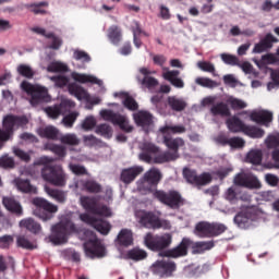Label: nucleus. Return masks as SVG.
<instances>
[{
    "mask_svg": "<svg viewBox=\"0 0 279 279\" xmlns=\"http://www.w3.org/2000/svg\"><path fill=\"white\" fill-rule=\"evenodd\" d=\"M251 121H254L258 125H266V128H268L269 123L274 121V113L267 110L253 112L251 113Z\"/></svg>",
    "mask_w": 279,
    "mask_h": 279,
    "instance_id": "nucleus-20",
    "label": "nucleus"
},
{
    "mask_svg": "<svg viewBox=\"0 0 279 279\" xmlns=\"http://www.w3.org/2000/svg\"><path fill=\"white\" fill-rule=\"evenodd\" d=\"M246 160L251 162V165H260V162H263V150H251L246 156Z\"/></svg>",
    "mask_w": 279,
    "mask_h": 279,
    "instance_id": "nucleus-46",
    "label": "nucleus"
},
{
    "mask_svg": "<svg viewBox=\"0 0 279 279\" xmlns=\"http://www.w3.org/2000/svg\"><path fill=\"white\" fill-rule=\"evenodd\" d=\"M17 73L22 77H26V80H32L34 77V75H35V72L32 69V66H29L27 64H20L17 66Z\"/></svg>",
    "mask_w": 279,
    "mask_h": 279,
    "instance_id": "nucleus-49",
    "label": "nucleus"
},
{
    "mask_svg": "<svg viewBox=\"0 0 279 279\" xmlns=\"http://www.w3.org/2000/svg\"><path fill=\"white\" fill-rule=\"evenodd\" d=\"M77 117H80V113L77 112H71L68 116H64L62 119V123L65 128H73L75 121H77Z\"/></svg>",
    "mask_w": 279,
    "mask_h": 279,
    "instance_id": "nucleus-59",
    "label": "nucleus"
},
{
    "mask_svg": "<svg viewBox=\"0 0 279 279\" xmlns=\"http://www.w3.org/2000/svg\"><path fill=\"white\" fill-rule=\"evenodd\" d=\"M162 134V143L167 147L163 155L157 158L159 162H175L180 158V147H184L185 142L182 137H173L171 134H184L186 128L184 125L166 124L159 129Z\"/></svg>",
    "mask_w": 279,
    "mask_h": 279,
    "instance_id": "nucleus-1",
    "label": "nucleus"
},
{
    "mask_svg": "<svg viewBox=\"0 0 279 279\" xmlns=\"http://www.w3.org/2000/svg\"><path fill=\"white\" fill-rule=\"evenodd\" d=\"M96 125H97V120H95V117L88 116L82 122L81 128L85 132H90V130H93V128H95Z\"/></svg>",
    "mask_w": 279,
    "mask_h": 279,
    "instance_id": "nucleus-58",
    "label": "nucleus"
},
{
    "mask_svg": "<svg viewBox=\"0 0 279 279\" xmlns=\"http://www.w3.org/2000/svg\"><path fill=\"white\" fill-rule=\"evenodd\" d=\"M68 90H69L70 95H73L74 97H76V99H78V101H82V99H86V97L88 95L86 93V89H84V87H82L77 83H70L68 85Z\"/></svg>",
    "mask_w": 279,
    "mask_h": 279,
    "instance_id": "nucleus-35",
    "label": "nucleus"
},
{
    "mask_svg": "<svg viewBox=\"0 0 279 279\" xmlns=\"http://www.w3.org/2000/svg\"><path fill=\"white\" fill-rule=\"evenodd\" d=\"M133 119L140 128H149V125L154 124V116L149 111H137L133 114Z\"/></svg>",
    "mask_w": 279,
    "mask_h": 279,
    "instance_id": "nucleus-22",
    "label": "nucleus"
},
{
    "mask_svg": "<svg viewBox=\"0 0 279 279\" xmlns=\"http://www.w3.org/2000/svg\"><path fill=\"white\" fill-rule=\"evenodd\" d=\"M246 136H250V138H263L265 136V130L254 126V125H247L244 128V132Z\"/></svg>",
    "mask_w": 279,
    "mask_h": 279,
    "instance_id": "nucleus-40",
    "label": "nucleus"
},
{
    "mask_svg": "<svg viewBox=\"0 0 279 279\" xmlns=\"http://www.w3.org/2000/svg\"><path fill=\"white\" fill-rule=\"evenodd\" d=\"M75 223L71 219L64 218L59 223L52 226L49 236L50 242L53 245H62V243H66L69 234L75 232Z\"/></svg>",
    "mask_w": 279,
    "mask_h": 279,
    "instance_id": "nucleus-4",
    "label": "nucleus"
},
{
    "mask_svg": "<svg viewBox=\"0 0 279 279\" xmlns=\"http://www.w3.org/2000/svg\"><path fill=\"white\" fill-rule=\"evenodd\" d=\"M227 104L230 105L232 110H243L247 108V104H245V101L234 97L228 98Z\"/></svg>",
    "mask_w": 279,
    "mask_h": 279,
    "instance_id": "nucleus-54",
    "label": "nucleus"
},
{
    "mask_svg": "<svg viewBox=\"0 0 279 279\" xmlns=\"http://www.w3.org/2000/svg\"><path fill=\"white\" fill-rule=\"evenodd\" d=\"M85 191H87V193H101L102 187L101 184L97 183V181L94 180H87L85 181V183L83 184Z\"/></svg>",
    "mask_w": 279,
    "mask_h": 279,
    "instance_id": "nucleus-48",
    "label": "nucleus"
},
{
    "mask_svg": "<svg viewBox=\"0 0 279 279\" xmlns=\"http://www.w3.org/2000/svg\"><path fill=\"white\" fill-rule=\"evenodd\" d=\"M0 167L2 169H14V167H16V162L14 161L13 157L3 155L0 157Z\"/></svg>",
    "mask_w": 279,
    "mask_h": 279,
    "instance_id": "nucleus-55",
    "label": "nucleus"
},
{
    "mask_svg": "<svg viewBox=\"0 0 279 279\" xmlns=\"http://www.w3.org/2000/svg\"><path fill=\"white\" fill-rule=\"evenodd\" d=\"M144 243L148 250L151 252H162L171 247V243H173V236L171 233H165L162 235L153 233H147L144 238Z\"/></svg>",
    "mask_w": 279,
    "mask_h": 279,
    "instance_id": "nucleus-8",
    "label": "nucleus"
},
{
    "mask_svg": "<svg viewBox=\"0 0 279 279\" xmlns=\"http://www.w3.org/2000/svg\"><path fill=\"white\" fill-rule=\"evenodd\" d=\"M213 117H231L230 107L226 102H217L210 108Z\"/></svg>",
    "mask_w": 279,
    "mask_h": 279,
    "instance_id": "nucleus-32",
    "label": "nucleus"
},
{
    "mask_svg": "<svg viewBox=\"0 0 279 279\" xmlns=\"http://www.w3.org/2000/svg\"><path fill=\"white\" fill-rule=\"evenodd\" d=\"M183 178H185L189 184H193L194 186H206V184H210L213 182V174H210V172L197 174V170L190 168L183 169Z\"/></svg>",
    "mask_w": 279,
    "mask_h": 279,
    "instance_id": "nucleus-13",
    "label": "nucleus"
},
{
    "mask_svg": "<svg viewBox=\"0 0 279 279\" xmlns=\"http://www.w3.org/2000/svg\"><path fill=\"white\" fill-rule=\"evenodd\" d=\"M168 106L174 112H182V110L186 109V101L182 98H178L177 96H169Z\"/></svg>",
    "mask_w": 279,
    "mask_h": 279,
    "instance_id": "nucleus-36",
    "label": "nucleus"
},
{
    "mask_svg": "<svg viewBox=\"0 0 279 279\" xmlns=\"http://www.w3.org/2000/svg\"><path fill=\"white\" fill-rule=\"evenodd\" d=\"M123 106L132 112L138 110V102H136V99H134L132 96H126V98L123 100Z\"/></svg>",
    "mask_w": 279,
    "mask_h": 279,
    "instance_id": "nucleus-62",
    "label": "nucleus"
},
{
    "mask_svg": "<svg viewBox=\"0 0 279 279\" xmlns=\"http://www.w3.org/2000/svg\"><path fill=\"white\" fill-rule=\"evenodd\" d=\"M74 60L81 61V62H90V54H88L84 50H75L73 53Z\"/></svg>",
    "mask_w": 279,
    "mask_h": 279,
    "instance_id": "nucleus-64",
    "label": "nucleus"
},
{
    "mask_svg": "<svg viewBox=\"0 0 279 279\" xmlns=\"http://www.w3.org/2000/svg\"><path fill=\"white\" fill-rule=\"evenodd\" d=\"M197 66H198V69H201V71H204L205 73H211L214 75V77H217V73H216L214 63H211L209 61H198Z\"/></svg>",
    "mask_w": 279,
    "mask_h": 279,
    "instance_id": "nucleus-52",
    "label": "nucleus"
},
{
    "mask_svg": "<svg viewBox=\"0 0 279 279\" xmlns=\"http://www.w3.org/2000/svg\"><path fill=\"white\" fill-rule=\"evenodd\" d=\"M112 126L107 123L98 124L95 129V133L98 134V136H102V138H112Z\"/></svg>",
    "mask_w": 279,
    "mask_h": 279,
    "instance_id": "nucleus-45",
    "label": "nucleus"
},
{
    "mask_svg": "<svg viewBox=\"0 0 279 279\" xmlns=\"http://www.w3.org/2000/svg\"><path fill=\"white\" fill-rule=\"evenodd\" d=\"M46 38H49L52 40L51 45L49 46L50 49L58 50L60 47H62V38L56 36L53 33H48L46 35Z\"/></svg>",
    "mask_w": 279,
    "mask_h": 279,
    "instance_id": "nucleus-61",
    "label": "nucleus"
},
{
    "mask_svg": "<svg viewBox=\"0 0 279 279\" xmlns=\"http://www.w3.org/2000/svg\"><path fill=\"white\" fill-rule=\"evenodd\" d=\"M228 230V227L223 223L219 222H211L210 223V238L211 236H219L220 234H223Z\"/></svg>",
    "mask_w": 279,
    "mask_h": 279,
    "instance_id": "nucleus-50",
    "label": "nucleus"
},
{
    "mask_svg": "<svg viewBox=\"0 0 279 279\" xmlns=\"http://www.w3.org/2000/svg\"><path fill=\"white\" fill-rule=\"evenodd\" d=\"M135 217L138 219V223L148 230H160V228L169 226V221L160 219V216L154 211L140 210L136 211Z\"/></svg>",
    "mask_w": 279,
    "mask_h": 279,
    "instance_id": "nucleus-7",
    "label": "nucleus"
},
{
    "mask_svg": "<svg viewBox=\"0 0 279 279\" xmlns=\"http://www.w3.org/2000/svg\"><path fill=\"white\" fill-rule=\"evenodd\" d=\"M126 257L129 258V260H134L135 263H138L140 260H145V258H147V252L140 247H134L128 251Z\"/></svg>",
    "mask_w": 279,
    "mask_h": 279,
    "instance_id": "nucleus-38",
    "label": "nucleus"
},
{
    "mask_svg": "<svg viewBox=\"0 0 279 279\" xmlns=\"http://www.w3.org/2000/svg\"><path fill=\"white\" fill-rule=\"evenodd\" d=\"M81 206H83V208L87 213L95 215L99 205L97 204V198H95L93 196H82L81 197Z\"/></svg>",
    "mask_w": 279,
    "mask_h": 279,
    "instance_id": "nucleus-34",
    "label": "nucleus"
},
{
    "mask_svg": "<svg viewBox=\"0 0 279 279\" xmlns=\"http://www.w3.org/2000/svg\"><path fill=\"white\" fill-rule=\"evenodd\" d=\"M198 86H203V88H217V82L208 78V77H197L195 80Z\"/></svg>",
    "mask_w": 279,
    "mask_h": 279,
    "instance_id": "nucleus-57",
    "label": "nucleus"
},
{
    "mask_svg": "<svg viewBox=\"0 0 279 279\" xmlns=\"http://www.w3.org/2000/svg\"><path fill=\"white\" fill-rule=\"evenodd\" d=\"M233 221L242 230H247L252 221V214L250 211H241L234 217Z\"/></svg>",
    "mask_w": 279,
    "mask_h": 279,
    "instance_id": "nucleus-28",
    "label": "nucleus"
},
{
    "mask_svg": "<svg viewBox=\"0 0 279 279\" xmlns=\"http://www.w3.org/2000/svg\"><path fill=\"white\" fill-rule=\"evenodd\" d=\"M45 191L47 195L51 197V199H54V202H58V204H64V202H66V192L49 186H45Z\"/></svg>",
    "mask_w": 279,
    "mask_h": 279,
    "instance_id": "nucleus-29",
    "label": "nucleus"
},
{
    "mask_svg": "<svg viewBox=\"0 0 279 279\" xmlns=\"http://www.w3.org/2000/svg\"><path fill=\"white\" fill-rule=\"evenodd\" d=\"M40 136L43 138H48L49 141H60V131L54 126H46L41 130Z\"/></svg>",
    "mask_w": 279,
    "mask_h": 279,
    "instance_id": "nucleus-39",
    "label": "nucleus"
},
{
    "mask_svg": "<svg viewBox=\"0 0 279 279\" xmlns=\"http://www.w3.org/2000/svg\"><path fill=\"white\" fill-rule=\"evenodd\" d=\"M15 186L21 191L22 193H36V189L34 185L29 182V180L24 179H15Z\"/></svg>",
    "mask_w": 279,
    "mask_h": 279,
    "instance_id": "nucleus-43",
    "label": "nucleus"
},
{
    "mask_svg": "<svg viewBox=\"0 0 279 279\" xmlns=\"http://www.w3.org/2000/svg\"><path fill=\"white\" fill-rule=\"evenodd\" d=\"M45 149L47 151H52L59 158H64L66 156V147L53 143H46Z\"/></svg>",
    "mask_w": 279,
    "mask_h": 279,
    "instance_id": "nucleus-41",
    "label": "nucleus"
},
{
    "mask_svg": "<svg viewBox=\"0 0 279 279\" xmlns=\"http://www.w3.org/2000/svg\"><path fill=\"white\" fill-rule=\"evenodd\" d=\"M116 242L121 247H130V245H133L134 243V236L132 235V231L130 229H122L119 232Z\"/></svg>",
    "mask_w": 279,
    "mask_h": 279,
    "instance_id": "nucleus-23",
    "label": "nucleus"
},
{
    "mask_svg": "<svg viewBox=\"0 0 279 279\" xmlns=\"http://www.w3.org/2000/svg\"><path fill=\"white\" fill-rule=\"evenodd\" d=\"M178 269V265L175 262L171 259H161L156 260L150 266V271L154 276H158L159 278H171L173 276V271Z\"/></svg>",
    "mask_w": 279,
    "mask_h": 279,
    "instance_id": "nucleus-11",
    "label": "nucleus"
},
{
    "mask_svg": "<svg viewBox=\"0 0 279 279\" xmlns=\"http://www.w3.org/2000/svg\"><path fill=\"white\" fill-rule=\"evenodd\" d=\"M233 184L242 189H260L262 184L258 178L252 173L239 172L233 178Z\"/></svg>",
    "mask_w": 279,
    "mask_h": 279,
    "instance_id": "nucleus-15",
    "label": "nucleus"
},
{
    "mask_svg": "<svg viewBox=\"0 0 279 279\" xmlns=\"http://www.w3.org/2000/svg\"><path fill=\"white\" fill-rule=\"evenodd\" d=\"M84 250L88 258H104L106 256V246L97 238L85 242Z\"/></svg>",
    "mask_w": 279,
    "mask_h": 279,
    "instance_id": "nucleus-16",
    "label": "nucleus"
},
{
    "mask_svg": "<svg viewBox=\"0 0 279 279\" xmlns=\"http://www.w3.org/2000/svg\"><path fill=\"white\" fill-rule=\"evenodd\" d=\"M21 88L24 93L28 94L31 97V106H38L39 104H45L51 99L49 97V89L40 85H32L27 81L21 83Z\"/></svg>",
    "mask_w": 279,
    "mask_h": 279,
    "instance_id": "nucleus-6",
    "label": "nucleus"
},
{
    "mask_svg": "<svg viewBox=\"0 0 279 279\" xmlns=\"http://www.w3.org/2000/svg\"><path fill=\"white\" fill-rule=\"evenodd\" d=\"M45 112L50 119H58L60 116H62L60 107H58V105L47 107L45 109Z\"/></svg>",
    "mask_w": 279,
    "mask_h": 279,
    "instance_id": "nucleus-63",
    "label": "nucleus"
},
{
    "mask_svg": "<svg viewBox=\"0 0 279 279\" xmlns=\"http://www.w3.org/2000/svg\"><path fill=\"white\" fill-rule=\"evenodd\" d=\"M16 243H17V246L22 247L23 250H36V245H34V243H32L24 235L17 236Z\"/></svg>",
    "mask_w": 279,
    "mask_h": 279,
    "instance_id": "nucleus-56",
    "label": "nucleus"
},
{
    "mask_svg": "<svg viewBox=\"0 0 279 279\" xmlns=\"http://www.w3.org/2000/svg\"><path fill=\"white\" fill-rule=\"evenodd\" d=\"M62 116L66 114V112H71L73 108H75V102L73 100L63 99L60 104L57 105Z\"/></svg>",
    "mask_w": 279,
    "mask_h": 279,
    "instance_id": "nucleus-51",
    "label": "nucleus"
},
{
    "mask_svg": "<svg viewBox=\"0 0 279 279\" xmlns=\"http://www.w3.org/2000/svg\"><path fill=\"white\" fill-rule=\"evenodd\" d=\"M180 75V71L172 70L163 73V77L167 80V82H170L172 86L175 88H184V81L182 78L178 77Z\"/></svg>",
    "mask_w": 279,
    "mask_h": 279,
    "instance_id": "nucleus-31",
    "label": "nucleus"
},
{
    "mask_svg": "<svg viewBox=\"0 0 279 279\" xmlns=\"http://www.w3.org/2000/svg\"><path fill=\"white\" fill-rule=\"evenodd\" d=\"M33 204L36 206L34 215L41 219V221H49V219H53V215L58 213V205H53L45 198H34Z\"/></svg>",
    "mask_w": 279,
    "mask_h": 279,
    "instance_id": "nucleus-9",
    "label": "nucleus"
},
{
    "mask_svg": "<svg viewBox=\"0 0 279 279\" xmlns=\"http://www.w3.org/2000/svg\"><path fill=\"white\" fill-rule=\"evenodd\" d=\"M194 234L199 239H210V222L201 221L196 223Z\"/></svg>",
    "mask_w": 279,
    "mask_h": 279,
    "instance_id": "nucleus-33",
    "label": "nucleus"
},
{
    "mask_svg": "<svg viewBox=\"0 0 279 279\" xmlns=\"http://www.w3.org/2000/svg\"><path fill=\"white\" fill-rule=\"evenodd\" d=\"M142 153L140 154V160L147 162L148 165H165L169 161H158L160 156H163V153H160V147L156 146L154 143L145 142L142 144Z\"/></svg>",
    "mask_w": 279,
    "mask_h": 279,
    "instance_id": "nucleus-10",
    "label": "nucleus"
},
{
    "mask_svg": "<svg viewBox=\"0 0 279 279\" xmlns=\"http://www.w3.org/2000/svg\"><path fill=\"white\" fill-rule=\"evenodd\" d=\"M160 180H162V173L158 169H150L144 174V182L150 186H158Z\"/></svg>",
    "mask_w": 279,
    "mask_h": 279,
    "instance_id": "nucleus-27",
    "label": "nucleus"
},
{
    "mask_svg": "<svg viewBox=\"0 0 279 279\" xmlns=\"http://www.w3.org/2000/svg\"><path fill=\"white\" fill-rule=\"evenodd\" d=\"M49 2L41 1L39 3H27L25 4L26 10H29V12H33V14H47V11L43 8H48Z\"/></svg>",
    "mask_w": 279,
    "mask_h": 279,
    "instance_id": "nucleus-42",
    "label": "nucleus"
},
{
    "mask_svg": "<svg viewBox=\"0 0 279 279\" xmlns=\"http://www.w3.org/2000/svg\"><path fill=\"white\" fill-rule=\"evenodd\" d=\"M72 77L75 82H78L80 84H97V86H104V81L93 75L73 73Z\"/></svg>",
    "mask_w": 279,
    "mask_h": 279,
    "instance_id": "nucleus-24",
    "label": "nucleus"
},
{
    "mask_svg": "<svg viewBox=\"0 0 279 279\" xmlns=\"http://www.w3.org/2000/svg\"><path fill=\"white\" fill-rule=\"evenodd\" d=\"M226 124L228 126V130H230L233 134L244 132L246 128V124L243 123L236 116L227 119Z\"/></svg>",
    "mask_w": 279,
    "mask_h": 279,
    "instance_id": "nucleus-25",
    "label": "nucleus"
},
{
    "mask_svg": "<svg viewBox=\"0 0 279 279\" xmlns=\"http://www.w3.org/2000/svg\"><path fill=\"white\" fill-rule=\"evenodd\" d=\"M49 73H65V71H69V66L62 62H51L48 65Z\"/></svg>",
    "mask_w": 279,
    "mask_h": 279,
    "instance_id": "nucleus-53",
    "label": "nucleus"
},
{
    "mask_svg": "<svg viewBox=\"0 0 279 279\" xmlns=\"http://www.w3.org/2000/svg\"><path fill=\"white\" fill-rule=\"evenodd\" d=\"M189 247H191V239L183 238L179 245L165 251L161 256H165L166 258H182L189 256Z\"/></svg>",
    "mask_w": 279,
    "mask_h": 279,
    "instance_id": "nucleus-17",
    "label": "nucleus"
},
{
    "mask_svg": "<svg viewBox=\"0 0 279 279\" xmlns=\"http://www.w3.org/2000/svg\"><path fill=\"white\" fill-rule=\"evenodd\" d=\"M51 162H53V158L47 156L40 157L35 162V165L44 166L41 169L43 180L52 186H58L59 189L66 186L69 174H66L62 166L51 165Z\"/></svg>",
    "mask_w": 279,
    "mask_h": 279,
    "instance_id": "nucleus-2",
    "label": "nucleus"
},
{
    "mask_svg": "<svg viewBox=\"0 0 279 279\" xmlns=\"http://www.w3.org/2000/svg\"><path fill=\"white\" fill-rule=\"evenodd\" d=\"M29 123L27 116L7 114L2 120V129L0 128V149H3L8 141L14 138L15 130H25Z\"/></svg>",
    "mask_w": 279,
    "mask_h": 279,
    "instance_id": "nucleus-3",
    "label": "nucleus"
},
{
    "mask_svg": "<svg viewBox=\"0 0 279 279\" xmlns=\"http://www.w3.org/2000/svg\"><path fill=\"white\" fill-rule=\"evenodd\" d=\"M100 117H102L105 121H110L113 125H119L120 130L123 132H132V130H134V126L130 125L128 118L121 113L105 109L100 111Z\"/></svg>",
    "mask_w": 279,
    "mask_h": 279,
    "instance_id": "nucleus-12",
    "label": "nucleus"
},
{
    "mask_svg": "<svg viewBox=\"0 0 279 279\" xmlns=\"http://www.w3.org/2000/svg\"><path fill=\"white\" fill-rule=\"evenodd\" d=\"M21 228H26L29 232L33 234H38L43 228L40 227V223H38L36 220L28 218L20 221Z\"/></svg>",
    "mask_w": 279,
    "mask_h": 279,
    "instance_id": "nucleus-37",
    "label": "nucleus"
},
{
    "mask_svg": "<svg viewBox=\"0 0 279 279\" xmlns=\"http://www.w3.org/2000/svg\"><path fill=\"white\" fill-rule=\"evenodd\" d=\"M143 171L144 169L141 166L123 169L120 175V180L124 184H132V182H134Z\"/></svg>",
    "mask_w": 279,
    "mask_h": 279,
    "instance_id": "nucleus-18",
    "label": "nucleus"
},
{
    "mask_svg": "<svg viewBox=\"0 0 279 279\" xmlns=\"http://www.w3.org/2000/svg\"><path fill=\"white\" fill-rule=\"evenodd\" d=\"M153 196L157 202L163 204V206L171 208V210H180V208L184 206V197H182V194L175 190H170L168 192L165 190H156L153 193Z\"/></svg>",
    "mask_w": 279,
    "mask_h": 279,
    "instance_id": "nucleus-5",
    "label": "nucleus"
},
{
    "mask_svg": "<svg viewBox=\"0 0 279 279\" xmlns=\"http://www.w3.org/2000/svg\"><path fill=\"white\" fill-rule=\"evenodd\" d=\"M69 169L74 173V175H88V170H86V167L82 165L70 163Z\"/></svg>",
    "mask_w": 279,
    "mask_h": 279,
    "instance_id": "nucleus-60",
    "label": "nucleus"
},
{
    "mask_svg": "<svg viewBox=\"0 0 279 279\" xmlns=\"http://www.w3.org/2000/svg\"><path fill=\"white\" fill-rule=\"evenodd\" d=\"M81 221L92 226L97 232L104 234V236L110 234V230H112V225L108 222V220L97 219L88 214H81L80 215Z\"/></svg>",
    "mask_w": 279,
    "mask_h": 279,
    "instance_id": "nucleus-14",
    "label": "nucleus"
},
{
    "mask_svg": "<svg viewBox=\"0 0 279 279\" xmlns=\"http://www.w3.org/2000/svg\"><path fill=\"white\" fill-rule=\"evenodd\" d=\"M140 73L144 75V78L141 81L142 86H146V88H156L158 86V80L151 75V71H149L147 68H141Z\"/></svg>",
    "mask_w": 279,
    "mask_h": 279,
    "instance_id": "nucleus-26",
    "label": "nucleus"
},
{
    "mask_svg": "<svg viewBox=\"0 0 279 279\" xmlns=\"http://www.w3.org/2000/svg\"><path fill=\"white\" fill-rule=\"evenodd\" d=\"M107 37L111 45L119 46L121 40H123V33L118 25H112L108 28Z\"/></svg>",
    "mask_w": 279,
    "mask_h": 279,
    "instance_id": "nucleus-30",
    "label": "nucleus"
},
{
    "mask_svg": "<svg viewBox=\"0 0 279 279\" xmlns=\"http://www.w3.org/2000/svg\"><path fill=\"white\" fill-rule=\"evenodd\" d=\"M83 143L85 147H101L104 145V141L95 135H84Z\"/></svg>",
    "mask_w": 279,
    "mask_h": 279,
    "instance_id": "nucleus-47",
    "label": "nucleus"
},
{
    "mask_svg": "<svg viewBox=\"0 0 279 279\" xmlns=\"http://www.w3.org/2000/svg\"><path fill=\"white\" fill-rule=\"evenodd\" d=\"M278 39L271 35V33L267 34L265 38H263L258 44H256L253 48V53H263L268 49L274 47V43H277Z\"/></svg>",
    "mask_w": 279,
    "mask_h": 279,
    "instance_id": "nucleus-21",
    "label": "nucleus"
},
{
    "mask_svg": "<svg viewBox=\"0 0 279 279\" xmlns=\"http://www.w3.org/2000/svg\"><path fill=\"white\" fill-rule=\"evenodd\" d=\"M59 141L62 143V145H70L71 147L80 145V138L75 133L60 135Z\"/></svg>",
    "mask_w": 279,
    "mask_h": 279,
    "instance_id": "nucleus-44",
    "label": "nucleus"
},
{
    "mask_svg": "<svg viewBox=\"0 0 279 279\" xmlns=\"http://www.w3.org/2000/svg\"><path fill=\"white\" fill-rule=\"evenodd\" d=\"M2 204L4 208L9 210V213H12V215H16V217H22L23 206H21V203H19V201H16L14 197L4 196L2 198Z\"/></svg>",
    "mask_w": 279,
    "mask_h": 279,
    "instance_id": "nucleus-19",
    "label": "nucleus"
}]
</instances>
